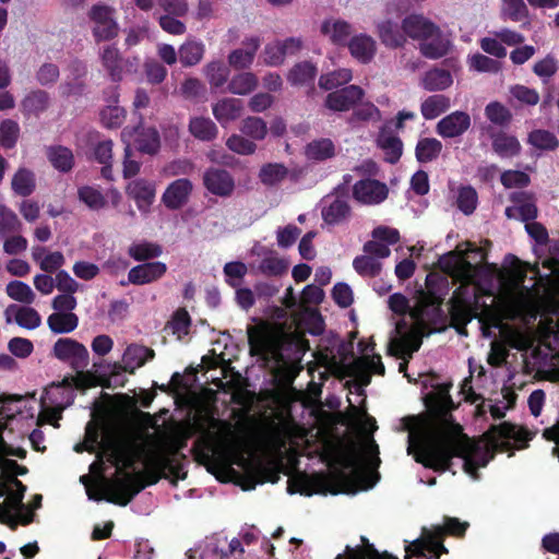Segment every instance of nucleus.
I'll return each instance as SVG.
<instances>
[{"mask_svg": "<svg viewBox=\"0 0 559 559\" xmlns=\"http://www.w3.org/2000/svg\"><path fill=\"white\" fill-rule=\"evenodd\" d=\"M534 433L509 423L492 427L483 439L473 441L455 428L448 431L435 419L418 421L409 428L407 453L415 461L435 471H445L450 460L457 456L463 462L464 472L477 479V469L485 467L495 451L524 449Z\"/></svg>", "mask_w": 559, "mask_h": 559, "instance_id": "nucleus-1", "label": "nucleus"}, {"mask_svg": "<svg viewBox=\"0 0 559 559\" xmlns=\"http://www.w3.org/2000/svg\"><path fill=\"white\" fill-rule=\"evenodd\" d=\"M98 451V460L91 464V472L96 473L103 463V457L117 467L118 475L114 479H103L99 484L91 485V477L83 475L80 481L85 486L86 493L92 500L105 499L120 506H127L132 498L143 489L139 472H127L140 456V450L133 441L126 439L119 431L106 428L100 433V427L95 421L86 425L84 441L74 447V451Z\"/></svg>", "mask_w": 559, "mask_h": 559, "instance_id": "nucleus-2", "label": "nucleus"}, {"mask_svg": "<svg viewBox=\"0 0 559 559\" xmlns=\"http://www.w3.org/2000/svg\"><path fill=\"white\" fill-rule=\"evenodd\" d=\"M25 457L26 451L13 448L0 438V522L15 527L33 521V511L22 500L25 486L16 479L17 475L26 473V468L8 456Z\"/></svg>", "mask_w": 559, "mask_h": 559, "instance_id": "nucleus-3", "label": "nucleus"}, {"mask_svg": "<svg viewBox=\"0 0 559 559\" xmlns=\"http://www.w3.org/2000/svg\"><path fill=\"white\" fill-rule=\"evenodd\" d=\"M413 317L416 324L411 328L405 320L395 323L388 343V353L403 359L399 366L401 372L405 371L408 359L421 346L423 337L430 334L429 325L437 321V311L433 307L424 312L415 310Z\"/></svg>", "mask_w": 559, "mask_h": 559, "instance_id": "nucleus-4", "label": "nucleus"}, {"mask_svg": "<svg viewBox=\"0 0 559 559\" xmlns=\"http://www.w3.org/2000/svg\"><path fill=\"white\" fill-rule=\"evenodd\" d=\"M467 524L461 523L456 519H447L443 526H432L423 528L421 535L416 540L411 542L406 547L407 559H439L441 552L447 549L442 545L444 533L462 535Z\"/></svg>", "mask_w": 559, "mask_h": 559, "instance_id": "nucleus-5", "label": "nucleus"}, {"mask_svg": "<svg viewBox=\"0 0 559 559\" xmlns=\"http://www.w3.org/2000/svg\"><path fill=\"white\" fill-rule=\"evenodd\" d=\"M378 454V444L373 439H367L361 449L350 445L340 451L335 456V463L342 473L359 479L365 476L367 466H377L380 463Z\"/></svg>", "mask_w": 559, "mask_h": 559, "instance_id": "nucleus-6", "label": "nucleus"}, {"mask_svg": "<svg viewBox=\"0 0 559 559\" xmlns=\"http://www.w3.org/2000/svg\"><path fill=\"white\" fill-rule=\"evenodd\" d=\"M73 391L71 384H53L41 397V411L38 415V424L48 423L55 425L61 417V412L71 403Z\"/></svg>", "mask_w": 559, "mask_h": 559, "instance_id": "nucleus-7", "label": "nucleus"}, {"mask_svg": "<svg viewBox=\"0 0 559 559\" xmlns=\"http://www.w3.org/2000/svg\"><path fill=\"white\" fill-rule=\"evenodd\" d=\"M114 14L112 8L103 4L91 9L88 15L93 23V35L97 41L109 40L118 35L119 25Z\"/></svg>", "mask_w": 559, "mask_h": 559, "instance_id": "nucleus-8", "label": "nucleus"}, {"mask_svg": "<svg viewBox=\"0 0 559 559\" xmlns=\"http://www.w3.org/2000/svg\"><path fill=\"white\" fill-rule=\"evenodd\" d=\"M352 194L359 204L377 205L388 198L389 189L385 183L377 179L364 178L354 183Z\"/></svg>", "mask_w": 559, "mask_h": 559, "instance_id": "nucleus-9", "label": "nucleus"}, {"mask_svg": "<svg viewBox=\"0 0 559 559\" xmlns=\"http://www.w3.org/2000/svg\"><path fill=\"white\" fill-rule=\"evenodd\" d=\"M388 306L396 314H406L409 313V319L403 317L400 321L405 320L407 326L411 328L416 324L415 318L413 317V312L418 310L419 312H424L428 308H435L437 311V319L440 316L439 305L432 300L430 297L420 296L414 306H409L408 299L400 294H393L388 299Z\"/></svg>", "mask_w": 559, "mask_h": 559, "instance_id": "nucleus-10", "label": "nucleus"}, {"mask_svg": "<svg viewBox=\"0 0 559 559\" xmlns=\"http://www.w3.org/2000/svg\"><path fill=\"white\" fill-rule=\"evenodd\" d=\"M55 357L70 364L74 369H83L88 365L87 348L72 338H59L52 348Z\"/></svg>", "mask_w": 559, "mask_h": 559, "instance_id": "nucleus-11", "label": "nucleus"}, {"mask_svg": "<svg viewBox=\"0 0 559 559\" xmlns=\"http://www.w3.org/2000/svg\"><path fill=\"white\" fill-rule=\"evenodd\" d=\"M251 257L261 258L258 271L265 276H281L287 272L288 262L276 251L260 242H255L250 249Z\"/></svg>", "mask_w": 559, "mask_h": 559, "instance_id": "nucleus-12", "label": "nucleus"}, {"mask_svg": "<svg viewBox=\"0 0 559 559\" xmlns=\"http://www.w3.org/2000/svg\"><path fill=\"white\" fill-rule=\"evenodd\" d=\"M440 266L463 285L474 282L476 267L465 259L461 251L450 252L442 257Z\"/></svg>", "mask_w": 559, "mask_h": 559, "instance_id": "nucleus-13", "label": "nucleus"}, {"mask_svg": "<svg viewBox=\"0 0 559 559\" xmlns=\"http://www.w3.org/2000/svg\"><path fill=\"white\" fill-rule=\"evenodd\" d=\"M288 491L305 496L326 493L329 491V483L324 475L297 473L288 480Z\"/></svg>", "mask_w": 559, "mask_h": 559, "instance_id": "nucleus-14", "label": "nucleus"}, {"mask_svg": "<svg viewBox=\"0 0 559 559\" xmlns=\"http://www.w3.org/2000/svg\"><path fill=\"white\" fill-rule=\"evenodd\" d=\"M126 192L134 200L139 211L146 214L155 201L156 185L154 181L138 178L126 186Z\"/></svg>", "mask_w": 559, "mask_h": 559, "instance_id": "nucleus-15", "label": "nucleus"}, {"mask_svg": "<svg viewBox=\"0 0 559 559\" xmlns=\"http://www.w3.org/2000/svg\"><path fill=\"white\" fill-rule=\"evenodd\" d=\"M452 43L438 25L418 43L419 52L428 59H440L451 50Z\"/></svg>", "mask_w": 559, "mask_h": 559, "instance_id": "nucleus-16", "label": "nucleus"}, {"mask_svg": "<svg viewBox=\"0 0 559 559\" xmlns=\"http://www.w3.org/2000/svg\"><path fill=\"white\" fill-rule=\"evenodd\" d=\"M301 47V40L295 37L270 43L265 46L262 53L263 61L267 66H280L284 62L286 57L297 53Z\"/></svg>", "mask_w": 559, "mask_h": 559, "instance_id": "nucleus-17", "label": "nucleus"}, {"mask_svg": "<svg viewBox=\"0 0 559 559\" xmlns=\"http://www.w3.org/2000/svg\"><path fill=\"white\" fill-rule=\"evenodd\" d=\"M365 95L358 85H349L328 94L324 100L326 108L333 111H347Z\"/></svg>", "mask_w": 559, "mask_h": 559, "instance_id": "nucleus-18", "label": "nucleus"}, {"mask_svg": "<svg viewBox=\"0 0 559 559\" xmlns=\"http://www.w3.org/2000/svg\"><path fill=\"white\" fill-rule=\"evenodd\" d=\"M192 190L193 185L189 179L179 178L166 187L160 200L167 209L178 210L188 203Z\"/></svg>", "mask_w": 559, "mask_h": 559, "instance_id": "nucleus-19", "label": "nucleus"}, {"mask_svg": "<svg viewBox=\"0 0 559 559\" xmlns=\"http://www.w3.org/2000/svg\"><path fill=\"white\" fill-rule=\"evenodd\" d=\"M348 368L352 376L360 385L369 384L371 373H384V366L381 361V357L378 355L369 356L364 354L362 357L356 358Z\"/></svg>", "mask_w": 559, "mask_h": 559, "instance_id": "nucleus-20", "label": "nucleus"}, {"mask_svg": "<svg viewBox=\"0 0 559 559\" xmlns=\"http://www.w3.org/2000/svg\"><path fill=\"white\" fill-rule=\"evenodd\" d=\"M205 188L215 195L229 197L235 189L233 176L225 169L209 168L203 174Z\"/></svg>", "mask_w": 559, "mask_h": 559, "instance_id": "nucleus-21", "label": "nucleus"}, {"mask_svg": "<svg viewBox=\"0 0 559 559\" xmlns=\"http://www.w3.org/2000/svg\"><path fill=\"white\" fill-rule=\"evenodd\" d=\"M350 207L344 197L328 195L322 202L321 215L329 225H337L348 218Z\"/></svg>", "mask_w": 559, "mask_h": 559, "instance_id": "nucleus-22", "label": "nucleus"}, {"mask_svg": "<svg viewBox=\"0 0 559 559\" xmlns=\"http://www.w3.org/2000/svg\"><path fill=\"white\" fill-rule=\"evenodd\" d=\"M471 127V117L464 111H454L437 123V133L442 138H456Z\"/></svg>", "mask_w": 559, "mask_h": 559, "instance_id": "nucleus-23", "label": "nucleus"}, {"mask_svg": "<svg viewBox=\"0 0 559 559\" xmlns=\"http://www.w3.org/2000/svg\"><path fill=\"white\" fill-rule=\"evenodd\" d=\"M242 109V100L234 97L219 98L212 105L213 116L223 127L237 120L241 116Z\"/></svg>", "mask_w": 559, "mask_h": 559, "instance_id": "nucleus-24", "label": "nucleus"}, {"mask_svg": "<svg viewBox=\"0 0 559 559\" xmlns=\"http://www.w3.org/2000/svg\"><path fill=\"white\" fill-rule=\"evenodd\" d=\"M377 34L381 43L389 48H400L406 43L404 31L396 20L384 17L377 22Z\"/></svg>", "mask_w": 559, "mask_h": 559, "instance_id": "nucleus-25", "label": "nucleus"}, {"mask_svg": "<svg viewBox=\"0 0 559 559\" xmlns=\"http://www.w3.org/2000/svg\"><path fill=\"white\" fill-rule=\"evenodd\" d=\"M167 266L163 262H150L136 265L129 271L128 282L134 285L153 283L165 275Z\"/></svg>", "mask_w": 559, "mask_h": 559, "instance_id": "nucleus-26", "label": "nucleus"}, {"mask_svg": "<svg viewBox=\"0 0 559 559\" xmlns=\"http://www.w3.org/2000/svg\"><path fill=\"white\" fill-rule=\"evenodd\" d=\"M350 56L360 63H369L376 56L377 43L367 34H358L347 41Z\"/></svg>", "mask_w": 559, "mask_h": 559, "instance_id": "nucleus-27", "label": "nucleus"}, {"mask_svg": "<svg viewBox=\"0 0 559 559\" xmlns=\"http://www.w3.org/2000/svg\"><path fill=\"white\" fill-rule=\"evenodd\" d=\"M436 23L423 14H409L402 21L404 36L417 40H423L433 28Z\"/></svg>", "mask_w": 559, "mask_h": 559, "instance_id": "nucleus-28", "label": "nucleus"}, {"mask_svg": "<svg viewBox=\"0 0 559 559\" xmlns=\"http://www.w3.org/2000/svg\"><path fill=\"white\" fill-rule=\"evenodd\" d=\"M513 206L506 209V216L510 219L527 222L537 216V207L533 199L525 193H513Z\"/></svg>", "mask_w": 559, "mask_h": 559, "instance_id": "nucleus-29", "label": "nucleus"}, {"mask_svg": "<svg viewBox=\"0 0 559 559\" xmlns=\"http://www.w3.org/2000/svg\"><path fill=\"white\" fill-rule=\"evenodd\" d=\"M248 342L250 352L253 355H261L264 357H277L278 350L273 340L263 331L254 326L248 328Z\"/></svg>", "mask_w": 559, "mask_h": 559, "instance_id": "nucleus-30", "label": "nucleus"}, {"mask_svg": "<svg viewBox=\"0 0 559 559\" xmlns=\"http://www.w3.org/2000/svg\"><path fill=\"white\" fill-rule=\"evenodd\" d=\"M259 47V38L251 37L246 39L242 48L235 49L228 55L229 66L237 70L249 68L254 60Z\"/></svg>", "mask_w": 559, "mask_h": 559, "instance_id": "nucleus-31", "label": "nucleus"}, {"mask_svg": "<svg viewBox=\"0 0 559 559\" xmlns=\"http://www.w3.org/2000/svg\"><path fill=\"white\" fill-rule=\"evenodd\" d=\"M320 34L334 45H344L352 34V26L340 19H326L320 25Z\"/></svg>", "mask_w": 559, "mask_h": 559, "instance_id": "nucleus-32", "label": "nucleus"}, {"mask_svg": "<svg viewBox=\"0 0 559 559\" xmlns=\"http://www.w3.org/2000/svg\"><path fill=\"white\" fill-rule=\"evenodd\" d=\"M7 322L14 320L21 328L33 330L40 325L39 313L29 307L10 306L5 310Z\"/></svg>", "mask_w": 559, "mask_h": 559, "instance_id": "nucleus-33", "label": "nucleus"}, {"mask_svg": "<svg viewBox=\"0 0 559 559\" xmlns=\"http://www.w3.org/2000/svg\"><path fill=\"white\" fill-rule=\"evenodd\" d=\"M32 258L46 273L58 271L66 262L60 251H48L45 247H34Z\"/></svg>", "mask_w": 559, "mask_h": 559, "instance_id": "nucleus-34", "label": "nucleus"}, {"mask_svg": "<svg viewBox=\"0 0 559 559\" xmlns=\"http://www.w3.org/2000/svg\"><path fill=\"white\" fill-rule=\"evenodd\" d=\"M453 84V78L448 70L433 68L427 71L421 80L420 85L429 92L444 91Z\"/></svg>", "mask_w": 559, "mask_h": 559, "instance_id": "nucleus-35", "label": "nucleus"}, {"mask_svg": "<svg viewBox=\"0 0 559 559\" xmlns=\"http://www.w3.org/2000/svg\"><path fill=\"white\" fill-rule=\"evenodd\" d=\"M153 355V350L144 346L130 345L127 347L122 356V368L124 371L132 373L151 359Z\"/></svg>", "mask_w": 559, "mask_h": 559, "instance_id": "nucleus-36", "label": "nucleus"}, {"mask_svg": "<svg viewBox=\"0 0 559 559\" xmlns=\"http://www.w3.org/2000/svg\"><path fill=\"white\" fill-rule=\"evenodd\" d=\"M100 60L114 81L122 79L126 61L120 57L117 48L106 46L100 52Z\"/></svg>", "mask_w": 559, "mask_h": 559, "instance_id": "nucleus-37", "label": "nucleus"}, {"mask_svg": "<svg viewBox=\"0 0 559 559\" xmlns=\"http://www.w3.org/2000/svg\"><path fill=\"white\" fill-rule=\"evenodd\" d=\"M523 277L518 276L513 287L506 293V302L515 311H521L531 306L532 294L531 290L522 285Z\"/></svg>", "mask_w": 559, "mask_h": 559, "instance_id": "nucleus-38", "label": "nucleus"}, {"mask_svg": "<svg viewBox=\"0 0 559 559\" xmlns=\"http://www.w3.org/2000/svg\"><path fill=\"white\" fill-rule=\"evenodd\" d=\"M204 52L203 41L189 38L179 47V61L183 67H193L203 59Z\"/></svg>", "mask_w": 559, "mask_h": 559, "instance_id": "nucleus-39", "label": "nucleus"}, {"mask_svg": "<svg viewBox=\"0 0 559 559\" xmlns=\"http://www.w3.org/2000/svg\"><path fill=\"white\" fill-rule=\"evenodd\" d=\"M336 147L334 142L328 138L316 139L305 147V155L310 160L321 162L332 158Z\"/></svg>", "mask_w": 559, "mask_h": 559, "instance_id": "nucleus-40", "label": "nucleus"}, {"mask_svg": "<svg viewBox=\"0 0 559 559\" xmlns=\"http://www.w3.org/2000/svg\"><path fill=\"white\" fill-rule=\"evenodd\" d=\"M229 68L221 60H212L203 67V74L211 90H217L228 83Z\"/></svg>", "mask_w": 559, "mask_h": 559, "instance_id": "nucleus-41", "label": "nucleus"}, {"mask_svg": "<svg viewBox=\"0 0 559 559\" xmlns=\"http://www.w3.org/2000/svg\"><path fill=\"white\" fill-rule=\"evenodd\" d=\"M132 136L136 135L134 141L140 152L145 154H155L159 148V136L154 128L140 127L131 130Z\"/></svg>", "mask_w": 559, "mask_h": 559, "instance_id": "nucleus-42", "label": "nucleus"}, {"mask_svg": "<svg viewBox=\"0 0 559 559\" xmlns=\"http://www.w3.org/2000/svg\"><path fill=\"white\" fill-rule=\"evenodd\" d=\"M377 143L381 151L384 153L385 159L389 163L393 164L400 159L403 144L396 135L390 133L385 129H382L379 133Z\"/></svg>", "mask_w": 559, "mask_h": 559, "instance_id": "nucleus-43", "label": "nucleus"}, {"mask_svg": "<svg viewBox=\"0 0 559 559\" xmlns=\"http://www.w3.org/2000/svg\"><path fill=\"white\" fill-rule=\"evenodd\" d=\"M259 80L252 72L235 74L227 84V91L234 95H248L258 86Z\"/></svg>", "mask_w": 559, "mask_h": 559, "instance_id": "nucleus-44", "label": "nucleus"}, {"mask_svg": "<svg viewBox=\"0 0 559 559\" xmlns=\"http://www.w3.org/2000/svg\"><path fill=\"white\" fill-rule=\"evenodd\" d=\"M47 158L57 170L68 173L74 165V156L70 148L61 145L47 148Z\"/></svg>", "mask_w": 559, "mask_h": 559, "instance_id": "nucleus-45", "label": "nucleus"}, {"mask_svg": "<svg viewBox=\"0 0 559 559\" xmlns=\"http://www.w3.org/2000/svg\"><path fill=\"white\" fill-rule=\"evenodd\" d=\"M49 329L56 334L70 333L78 328L79 318L74 312H52L47 318Z\"/></svg>", "mask_w": 559, "mask_h": 559, "instance_id": "nucleus-46", "label": "nucleus"}, {"mask_svg": "<svg viewBox=\"0 0 559 559\" xmlns=\"http://www.w3.org/2000/svg\"><path fill=\"white\" fill-rule=\"evenodd\" d=\"M451 106L450 98L437 94L427 97L420 105V112L427 120H431L445 112Z\"/></svg>", "mask_w": 559, "mask_h": 559, "instance_id": "nucleus-47", "label": "nucleus"}, {"mask_svg": "<svg viewBox=\"0 0 559 559\" xmlns=\"http://www.w3.org/2000/svg\"><path fill=\"white\" fill-rule=\"evenodd\" d=\"M190 133L201 140L211 141L217 136L218 129L216 124L210 119L204 117H193L189 122Z\"/></svg>", "mask_w": 559, "mask_h": 559, "instance_id": "nucleus-48", "label": "nucleus"}, {"mask_svg": "<svg viewBox=\"0 0 559 559\" xmlns=\"http://www.w3.org/2000/svg\"><path fill=\"white\" fill-rule=\"evenodd\" d=\"M11 188L17 195L27 197L36 188L35 175L32 170L20 168L12 177Z\"/></svg>", "mask_w": 559, "mask_h": 559, "instance_id": "nucleus-49", "label": "nucleus"}, {"mask_svg": "<svg viewBox=\"0 0 559 559\" xmlns=\"http://www.w3.org/2000/svg\"><path fill=\"white\" fill-rule=\"evenodd\" d=\"M527 143L539 151H554L559 145L557 136L552 132L544 129L531 131L527 135Z\"/></svg>", "mask_w": 559, "mask_h": 559, "instance_id": "nucleus-50", "label": "nucleus"}, {"mask_svg": "<svg viewBox=\"0 0 559 559\" xmlns=\"http://www.w3.org/2000/svg\"><path fill=\"white\" fill-rule=\"evenodd\" d=\"M353 80V72L348 68L337 69L325 74L319 79V86L323 90L331 91L346 85Z\"/></svg>", "mask_w": 559, "mask_h": 559, "instance_id": "nucleus-51", "label": "nucleus"}, {"mask_svg": "<svg viewBox=\"0 0 559 559\" xmlns=\"http://www.w3.org/2000/svg\"><path fill=\"white\" fill-rule=\"evenodd\" d=\"M493 151L501 157H512L520 153L519 140L507 133H498L492 140Z\"/></svg>", "mask_w": 559, "mask_h": 559, "instance_id": "nucleus-52", "label": "nucleus"}, {"mask_svg": "<svg viewBox=\"0 0 559 559\" xmlns=\"http://www.w3.org/2000/svg\"><path fill=\"white\" fill-rule=\"evenodd\" d=\"M442 150V143L435 138H424L417 142L416 158L420 163L435 160Z\"/></svg>", "mask_w": 559, "mask_h": 559, "instance_id": "nucleus-53", "label": "nucleus"}, {"mask_svg": "<svg viewBox=\"0 0 559 559\" xmlns=\"http://www.w3.org/2000/svg\"><path fill=\"white\" fill-rule=\"evenodd\" d=\"M317 75V68L309 61L297 63L288 73V81L293 85H306L312 83Z\"/></svg>", "mask_w": 559, "mask_h": 559, "instance_id": "nucleus-54", "label": "nucleus"}, {"mask_svg": "<svg viewBox=\"0 0 559 559\" xmlns=\"http://www.w3.org/2000/svg\"><path fill=\"white\" fill-rule=\"evenodd\" d=\"M288 175V169L283 164L270 163L261 167L259 178L266 186L282 182Z\"/></svg>", "mask_w": 559, "mask_h": 559, "instance_id": "nucleus-55", "label": "nucleus"}, {"mask_svg": "<svg viewBox=\"0 0 559 559\" xmlns=\"http://www.w3.org/2000/svg\"><path fill=\"white\" fill-rule=\"evenodd\" d=\"M121 140L126 144L122 174L124 178H131L138 175L141 165L139 162L131 158L132 132L129 130V128H124L122 130Z\"/></svg>", "mask_w": 559, "mask_h": 559, "instance_id": "nucleus-56", "label": "nucleus"}, {"mask_svg": "<svg viewBox=\"0 0 559 559\" xmlns=\"http://www.w3.org/2000/svg\"><path fill=\"white\" fill-rule=\"evenodd\" d=\"M240 130L242 134L251 138V141H261L267 133L265 121L259 117H247L243 119Z\"/></svg>", "mask_w": 559, "mask_h": 559, "instance_id": "nucleus-57", "label": "nucleus"}, {"mask_svg": "<svg viewBox=\"0 0 559 559\" xmlns=\"http://www.w3.org/2000/svg\"><path fill=\"white\" fill-rule=\"evenodd\" d=\"M5 292L11 299L24 304H32L36 298V295L31 286L21 281L10 282L7 285Z\"/></svg>", "mask_w": 559, "mask_h": 559, "instance_id": "nucleus-58", "label": "nucleus"}, {"mask_svg": "<svg viewBox=\"0 0 559 559\" xmlns=\"http://www.w3.org/2000/svg\"><path fill=\"white\" fill-rule=\"evenodd\" d=\"M78 195L88 209L98 211L106 206L105 195L96 188L85 186L79 189Z\"/></svg>", "mask_w": 559, "mask_h": 559, "instance_id": "nucleus-59", "label": "nucleus"}, {"mask_svg": "<svg viewBox=\"0 0 559 559\" xmlns=\"http://www.w3.org/2000/svg\"><path fill=\"white\" fill-rule=\"evenodd\" d=\"M353 267L361 276H376L381 271V262L374 257L365 253L354 259Z\"/></svg>", "mask_w": 559, "mask_h": 559, "instance_id": "nucleus-60", "label": "nucleus"}, {"mask_svg": "<svg viewBox=\"0 0 559 559\" xmlns=\"http://www.w3.org/2000/svg\"><path fill=\"white\" fill-rule=\"evenodd\" d=\"M467 64L471 70L477 72L497 73L501 69V64L499 61L493 60L479 52L468 56Z\"/></svg>", "mask_w": 559, "mask_h": 559, "instance_id": "nucleus-61", "label": "nucleus"}, {"mask_svg": "<svg viewBox=\"0 0 559 559\" xmlns=\"http://www.w3.org/2000/svg\"><path fill=\"white\" fill-rule=\"evenodd\" d=\"M128 253L136 261H144L153 258H157L162 254V248L152 242H138L129 247Z\"/></svg>", "mask_w": 559, "mask_h": 559, "instance_id": "nucleus-62", "label": "nucleus"}, {"mask_svg": "<svg viewBox=\"0 0 559 559\" xmlns=\"http://www.w3.org/2000/svg\"><path fill=\"white\" fill-rule=\"evenodd\" d=\"M22 227L17 215L8 206L0 203V237L19 231Z\"/></svg>", "mask_w": 559, "mask_h": 559, "instance_id": "nucleus-63", "label": "nucleus"}, {"mask_svg": "<svg viewBox=\"0 0 559 559\" xmlns=\"http://www.w3.org/2000/svg\"><path fill=\"white\" fill-rule=\"evenodd\" d=\"M20 135V127L17 122L5 119L0 124V146L11 148L17 142Z\"/></svg>", "mask_w": 559, "mask_h": 559, "instance_id": "nucleus-64", "label": "nucleus"}]
</instances>
